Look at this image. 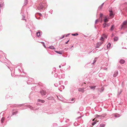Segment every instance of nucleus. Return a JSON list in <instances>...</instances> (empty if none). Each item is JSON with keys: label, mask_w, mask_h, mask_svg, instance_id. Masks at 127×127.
Wrapping results in <instances>:
<instances>
[{"label": "nucleus", "mask_w": 127, "mask_h": 127, "mask_svg": "<svg viewBox=\"0 0 127 127\" xmlns=\"http://www.w3.org/2000/svg\"><path fill=\"white\" fill-rule=\"evenodd\" d=\"M127 25V21H125L123 23L122 25H121V29H122L123 28H126L127 27L126 26Z\"/></svg>", "instance_id": "nucleus-1"}, {"label": "nucleus", "mask_w": 127, "mask_h": 127, "mask_svg": "<svg viewBox=\"0 0 127 127\" xmlns=\"http://www.w3.org/2000/svg\"><path fill=\"white\" fill-rule=\"evenodd\" d=\"M103 42H100L99 43H98L96 44L95 46L96 48H98L100 46L101 44L103 43Z\"/></svg>", "instance_id": "nucleus-2"}, {"label": "nucleus", "mask_w": 127, "mask_h": 127, "mask_svg": "<svg viewBox=\"0 0 127 127\" xmlns=\"http://www.w3.org/2000/svg\"><path fill=\"white\" fill-rule=\"evenodd\" d=\"M40 93L42 95H45L46 94V92L44 91L43 90H42L40 92Z\"/></svg>", "instance_id": "nucleus-3"}, {"label": "nucleus", "mask_w": 127, "mask_h": 127, "mask_svg": "<svg viewBox=\"0 0 127 127\" xmlns=\"http://www.w3.org/2000/svg\"><path fill=\"white\" fill-rule=\"evenodd\" d=\"M56 53L57 54H59L61 55H62L63 53V51H56Z\"/></svg>", "instance_id": "nucleus-4"}, {"label": "nucleus", "mask_w": 127, "mask_h": 127, "mask_svg": "<svg viewBox=\"0 0 127 127\" xmlns=\"http://www.w3.org/2000/svg\"><path fill=\"white\" fill-rule=\"evenodd\" d=\"M78 90L79 92H80L82 93H83L84 91V88H79L78 89Z\"/></svg>", "instance_id": "nucleus-5"}, {"label": "nucleus", "mask_w": 127, "mask_h": 127, "mask_svg": "<svg viewBox=\"0 0 127 127\" xmlns=\"http://www.w3.org/2000/svg\"><path fill=\"white\" fill-rule=\"evenodd\" d=\"M38 101L39 102H40L41 103H44L45 102L44 100L40 99H38Z\"/></svg>", "instance_id": "nucleus-6"}, {"label": "nucleus", "mask_w": 127, "mask_h": 127, "mask_svg": "<svg viewBox=\"0 0 127 127\" xmlns=\"http://www.w3.org/2000/svg\"><path fill=\"white\" fill-rule=\"evenodd\" d=\"M120 62L121 64H123L125 63V61L123 60V59L121 60L120 61Z\"/></svg>", "instance_id": "nucleus-7"}, {"label": "nucleus", "mask_w": 127, "mask_h": 127, "mask_svg": "<svg viewBox=\"0 0 127 127\" xmlns=\"http://www.w3.org/2000/svg\"><path fill=\"white\" fill-rule=\"evenodd\" d=\"M118 74V72H115L114 74L113 75V76L114 77H116Z\"/></svg>", "instance_id": "nucleus-8"}, {"label": "nucleus", "mask_w": 127, "mask_h": 127, "mask_svg": "<svg viewBox=\"0 0 127 127\" xmlns=\"http://www.w3.org/2000/svg\"><path fill=\"white\" fill-rule=\"evenodd\" d=\"M118 39V38L117 37H115L114 38V41H117Z\"/></svg>", "instance_id": "nucleus-9"}, {"label": "nucleus", "mask_w": 127, "mask_h": 127, "mask_svg": "<svg viewBox=\"0 0 127 127\" xmlns=\"http://www.w3.org/2000/svg\"><path fill=\"white\" fill-rule=\"evenodd\" d=\"M40 33L39 32H36V35L37 36H39L40 35Z\"/></svg>", "instance_id": "nucleus-10"}, {"label": "nucleus", "mask_w": 127, "mask_h": 127, "mask_svg": "<svg viewBox=\"0 0 127 127\" xmlns=\"http://www.w3.org/2000/svg\"><path fill=\"white\" fill-rule=\"evenodd\" d=\"M104 39L102 36L101 37L100 39V40L101 41V42H102V41H104Z\"/></svg>", "instance_id": "nucleus-11"}, {"label": "nucleus", "mask_w": 127, "mask_h": 127, "mask_svg": "<svg viewBox=\"0 0 127 127\" xmlns=\"http://www.w3.org/2000/svg\"><path fill=\"white\" fill-rule=\"evenodd\" d=\"M111 44L110 43H109L107 45V47L108 48H109Z\"/></svg>", "instance_id": "nucleus-12"}, {"label": "nucleus", "mask_w": 127, "mask_h": 127, "mask_svg": "<svg viewBox=\"0 0 127 127\" xmlns=\"http://www.w3.org/2000/svg\"><path fill=\"white\" fill-rule=\"evenodd\" d=\"M114 28V25H112L110 28V30L112 31H113Z\"/></svg>", "instance_id": "nucleus-13"}, {"label": "nucleus", "mask_w": 127, "mask_h": 127, "mask_svg": "<svg viewBox=\"0 0 127 127\" xmlns=\"http://www.w3.org/2000/svg\"><path fill=\"white\" fill-rule=\"evenodd\" d=\"M103 27L104 28L105 27H106V24L105 23H104L103 25Z\"/></svg>", "instance_id": "nucleus-14"}, {"label": "nucleus", "mask_w": 127, "mask_h": 127, "mask_svg": "<svg viewBox=\"0 0 127 127\" xmlns=\"http://www.w3.org/2000/svg\"><path fill=\"white\" fill-rule=\"evenodd\" d=\"M53 98V97L52 96H50L49 97L47 98V99L49 100H51Z\"/></svg>", "instance_id": "nucleus-15"}, {"label": "nucleus", "mask_w": 127, "mask_h": 127, "mask_svg": "<svg viewBox=\"0 0 127 127\" xmlns=\"http://www.w3.org/2000/svg\"><path fill=\"white\" fill-rule=\"evenodd\" d=\"M4 119L5 118L4 117H3L1 119V123H2L3 122L4 120Z\"/></svg>", "instance_id": "nucleus-16"}, {"label": "nucleus", "mask_w": 127, "mask_h": 127, "mask_svg": "<svg viewBox=\"0 0 127 127\" xmlns=\"http://www.w3.org/2000/svg\"><path fill=\"white\" fill-rule=\"evenodd\" d=\"M89 87H90V88L91 89H95V88L96 87V86H95L94 87L93 86H89Z\"/></svg>", "instance_id": "nucleus-17"}, {"label": "nucleus", "mask_w": 127, "mask_h": 127, "mask_svg": "<svg viewBox=\"0 0 127 127\" xmlns=\"http://www.w3.org/2000/svg\"><path fill=\"white\" fill-rule=\"evenodd\" d=\"M49 48L51 49H55V48L52 46H51L49 47Z\"/></svg>", "instance_id": "nucleus-18"}, {"label": "nucleus", "mask_w": 127, "mask_h": 127, "mask_svg": "<svg viewBox=\"0 0 127 127\" xmlns=\"http://www.w3.org/2000/svg\"><path fill=\"white\" fill-rule=\"evenodd\" d=\"M108 21V20L107 18H106L104 20V22H105V23L106 22H107Z\"/></svg>", "instance_id": "nucleus-19"}, {"label": "nucleus", "mask_w": 127, "mask_h": 127, "mask_svg": "<svg viewBox=\"0 0 127 127\" xmlns=\"http://www.w3.org/2000/svg\"><path fill=\"white\" fill-rule=\"evenodd\" d=\"M110 12V16H111L112 15H113V12L112 11L111 12Z\"/></svg>", "instance_id": "nucleus-20"}, {"label": "nucleus", "mask_w": 127, "mask_h": 127, "mask_svg": "<svg viewBox=\"0 0 127 127\" xmlns=\"http://www.w3.org/2000/svg\"><path fill=\"white\" fill-rule=\"evenodd\" d=\"M105 126V125L104 124H101L100 125V127H104Z\"/></svg>", "instance_id": "nucleus-21"}, {"label": "nucleus", "mask_w": 127, "mask_h": 127, "mask_svg": "<svg viewBox=\"0 0 127 127\" xmlns=\"http://www.w3.org/2000/svg\"><path fill=\"white\" fill-rule=\"evenodd\" d=\"M18 113L17 111H16L15 112H14L13 113H12V115H14L15 114H17Z\"/></svg>", "instance_id": "nucleus-22"}, {"label": "nucleus", "mask_w": 127, "mask_h": 127, "mask_svg": "<svg viewBox=\"0 0 127 127\" xmlns=\"http://www.w3.org/2000/svg\"><path fill=\"white\" fill-rule=\"evenodd\" d=\"M72 35L73 36H77L78 35V34L77 33H76L75 34H73Z\"/></svg>", "instance_id": "nucleus-23"}, {"label": "nucleus", "mask_w": 127, "mask_h": 127, "mask_svg": "<svg viewBox=\"0 0 127 127\" xmlns=\"http://www.w3.org/2000/svg\"><path fill=\"white\" fill-rule=\"evenodd\" d=\"M95 121H96V120L95 121V122H94L93 123H92V125L93 126L95 124H96V122H95Z\"/></svg>", "instance_id": "nucleus-24"}, {"label": "nucleus", "mask_w": 127, "mask_h": 127, "mask_svg": "<svg viewBox=\"0 0 127 127\" xmlns=\"http://www.w3.org/2000/svg\"><path fill=\"white\" fill-rule=\"evenodd\" d=\"M41 43L43 44V46L45 47H46L45 45V44L44 43V42H41Z\"/></svg>", "instance_id": "nucleus-25"}, {"label": "nucleus", "mask_w": 127, "mask_h": 127, "mask_svg": "<svg viewBox=\"0 0 127 127\" xmlns=\"http://www.w3.org/2000/svg\"><path fill=\"white\" fill-rule=\"evenodd\" d=\"M109 11L110 12H111L112 11L111 9H110V8H109Z\"/></svg>", "instance_id": "nucleus-26"}, {"label": "nucleus", "mask_w": 127, "mask_h": 127, "mask_svg": "<svg viewBox=\"0 0 127 127\" xmlns=\"http://www.w3.org/2000/svg\"><path fill=\"white\" fill-rule=\"evenodd\" d=\"M110 25V24L109 23L107 24H106V27H107L109 26Z\"/></svg>", "instance_id": "nucleus-27"}, {"label": "nucleus", "mask_w": 127, "mask_h": 127, "mask_svg": "<svg viewBox=\"0 0 127 127\" xmlns=\"http://www.w3.org/2000/svg\"><path fill=\"white\" fill-rule=\"evenodd\" d=\"M103 4V3L100 6V9H101V8H102V7Z\"/></svg>", "instance_id": "nucleus-28"}, {"label": "nucleus", "mask_w": 127, "mask_h": 127, "mask_svg": "<svg viewBox=\"0 0 127 127\" xmlns=\"http://www.w3.org/2000/svg\"><path fill=\"white\" fill-rule=\"evenodd\" d=\"M103 14L102 13H101L100 14V17H101L102 16H103Z\"/></svg>", "instance_id": "nucleus-29"}, {"label": "nucleus", "mask_w": 127, "mask_h": 127, "mask_svg": "<svg viewBox=\"0 0 127 127\" xmlns=\"http://www.w3.org/2000/svg\"><path fill=\"white\" fill-rule=\"evenodd\" d=\"M69 40H68L67 42H66L65 43L66 44H67L68 43V42L69 41Z\"/></svg>", "instance_id": "nucleus-30"}, {"label": "nucleus", "mask_w": 127, "mask_h": 127, "mask_svg": "<svg viewBox=\"0 0 127 127\" xmlns=\"http://www.w3.org/2000/svg\"><path fill=\"white\" fill-rule=\"evenodd\" d=\"M74 98H72V99H71V100H72V101L73 100H74Z\"/></svg>", "instance_id": "nucleus-31"}, {"label": "nucleus", "mask_w": 127, "mask_h": 127, "mask_svg": "<svg viewBox=\"0 0 127 127\" xmlns=\"http://www.w3.org/2000/svg\"><path fill=\"white\" fill-rule=\"evenodd\" d=\"M43 6H42V7H41V8H40L41 9H42L43 8Z\"/></svg>", "instance_id": "nucleus-32"}, {"label": "nucleus", "mask_w": 127, "mask_h": 127, "mask_svg": "<svg viewBox=\"0 0 127 127\" xmlns=\"http://www.w3.org/2000/svg\"><path fill=\"white\" fill-rule=\"evenodd\" d=\"M98 22V20H96V22Z\"/></svg>", "instance_id": "nucleus-33"}, {"label": "nucleus", "mask_w": 127, "mask_h": 127, "mask_svg": "<svg viewBox=\"0 0 127 127\" xmlns=\"http://www.w3.org/2000/svg\"><path fill=\"white\" fill-rule=\"evenodd\" d=\"M95 119H93V121H94L95 120Z\"/></svg>", "instance_id": "nucleus-34"}, {"label": "nucleus", "mask_w": 127, "mask_h": 127, "mask_svg": "<svg viewBox=\"0 0 127 127\" xmlns=\"http://www.w3.org/2000/svg\"><path fill=\"white\" fill-rule=\"evenodd\" d=\"M64 36H63V37H62V38H64Z\"/></svg>", "instance_id": "nucleus-35"}, {"label": "nucleus", "mask_w": 127, "mask_h": 127, "mask_svg": "<svg viewBox=\"0 0 127 127\" xmlns=\"http://www.w3.org/2000/svg\"><path fill=\"white\" fill-rule=\"evenodd\" d=\"M107 36H105V38H107Z\"/></svg>", "instance_id": "nucleus-36"}, {"label": "nucleus", "mask_w": 127, "mask_h": 127, "mask_svg": "<svg viewBox=\"0 0 127 127\" xmlns=\"http://www.w3.org/2000/svg\"><path fill=\"white\" fill-rule=\"evenodd\" d=\"M59 67L60 68H61V65H60V66H59Z\"/></svg>", "instance_id": "nucleus-37"}, {"label": "nucleus", "mask_w": 127, "mask_h": 127, "mask_svg": "<svg viewBox=\"0 0 127 127\" xmlns=\"http://www.w3.org/2000/svg\"><path fill=\"white\" fill-rule=\"evenodd\" d=\"M84 84H86L85 83H84Z\"/></svg>", "instance_id": "nucleus-38"}, {"label": "nucleus", "mask_w": 127, "mask_h": 127, "mask_svg": "<svg viewBox=\"0 0 127 127\" xmlns=\"http://www.w3.org/2000/svg\"><path fill=\"white\" fill-rule=\"evenodd\" d=\"M72 47H73V46H72Z\"/></svg>", "instance_id": "nucleus-39"}]
</instances>
